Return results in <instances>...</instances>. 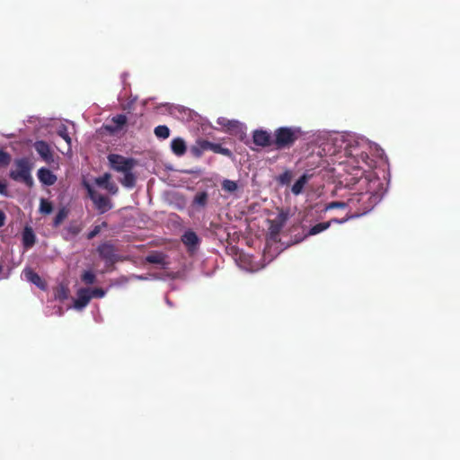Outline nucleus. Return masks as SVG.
<instances>
[{"mask_svg": "<svg viewBox=\"0 0 460 460\" xmlns=\"http://www.w3.org/2000/svg\"><path fill=\"white\" fill-rule=\"evenodd\" d=\"M252 139L255 145L265 147L273 144L271 134L264 129H256L253 131Z\"/></svg>", "mask_w": 460, "mask_h": 460, "instance_id": "8", "label": "nucleus"}, {"mask_svg": "<svg viewBox=\"0 0 460 460\" xmlns=\"http://www.w3.org/2000/svg\"><path fill=\"white\" fill-rule=\"evenodd\" d=\"M217 144L209 142L208 140H198L194 146H191V153L199 157L205 151L210 150L216 153Z\"/></svg>", "mask_w": 460, "mask_h": 460, "instance_id": "9", "label": "nucleus"}, {"mask_svg": "<svg viewBox=\"0 0 460 460\" xmlns=\"http://www.w3.org/2000/svg\"><path fill=\"white\" fill-rule=\"evenodd\" d=\"M39 155L46 162L53 160L52 152L49 144L45 141H36L33 145Z\"/></svg>", "mask_w": 460, "mask_h": 460, "instance_id": "11", "label": "nucleus"}, {"mask_svg": "<svg viewBox=\"0 0 460 460\" xmlns=\"http://www.w3.org/2000/svg\"><path fill=\"white\" fill-rule=\"evenodd\" d=\"M182 242L186 246L192 249L199 243V238L194 232L187 231L182 235Z\"/></svg>", "mask_w": 460, "mask_h": 460, "instance_id": "19", "label": "nucleus"}, {"mask_svg": "<svg viewBox=\"0 0 460 460\" xmlns=\"http://www.w3.org/2000/svg\"><path fill=\"white\" fill-rule=\"evenodd\" d=\"M91 299V289L80 288L76 293V298L74 301L73 308L81 311L89 304Z\"/></svg>", "mask_w": 460, "mask_h": 460, "instance_id": "7", "label": "nucleus"}, {"mask_svg": "<svg viewBox=\"0 0 460 460\" xmlns=\"http://www.w3.org/2000/svg\"><path fill=\"white\" fill-rule=\"evenodd\" d=\"M155 135L158 138L166 139L170 136V129L165 125H160L155 128Z\"/></svg>", "mask_w": 460, "mask_h": 460, "instance_id": "23", "label": "nucleus"}, {"mask_svg": "<svg viewBox=\"0 0 460 460\" xmlns=\"http://www.w3.org/2000/svg\"><path fill=\"white\" fill-rule=\"evenodd\" d=\"M38 178L46 186H51L57 181V176L47 168H40L38 171Z\"/></svg>", "mask_w": 460, "mask_h": 460, "instance_id": "14", "label": "nucleus"}, {"mask_svg": "<svg viewBox=\"0 0 460 460\" xmlns=\"http://www.w3.org/2000/svg\"><path fill=\"white\" fill-rule=\"evenodd\" d=\"M126 123L127 117L123 114H119L112 117L111 121L104 125V128L110 133H116L121 130Z\"/></svg>", "mask_w": 460, "mask_h": 460, "instance_id": "10", "label": "nucleus"}, {"mask_svg": "<svg viewBox=\"0 0 460 460\" xmlns=\"http://www.w3.org/2000/svg\"><path fill=\"white\" fill-rule=\"evenodd\" d=\"M222 188L227 192H234L238 189L237 182L231 180H224L222 182Z\"/></svg>", "mask_w": 460, "mask_h": 460, "instance_id": "25", "label": "nucleus"}, {"mask_svg": "<svg viewBox=\"0 0 460 460\" xmlns=\"http://www.w3.org/2000/svg\"><path fill=\"white\" fill-rule=\"evenodd\" d=\"M67 210L66 208H61L59 209V211L58 212V214L56 215L55 218H54V226H59L63 220L67 217Z\"/></svg>", "mask_w": 460, "mask_h": 460, "instance_id": "29", "label": "nucleus"}, {"mask_svg": "<svg viewBox=\"0 0 460 460\" xmlns=\"http://www.w3.org/2000/svg\"><path fill=\"white\" fill-rule=\"evenodd\" d=\"M358 215H356V217H358ZM353 217H355V216H349V217H347L345 218H341V219L332 218L329 222H331V225L333 223L343 224V223L347 222L349 219L353 218Z\"/></svg>", "mask_w": 460, "mask_h": 460, "instance_id": "39", "label": "nucleus"}, {"mask_svg": "<svg viewBox=\"0 0 460 460\" xmlns=\"http://www.w3.org/2000/svg\"><path fill=\"white\" fill-rule=\"evenodd\" d=\"M82 280L85 284H88V285L93 284L95 281V275H94V273L93 271L86 270L82 275Z\"/></svg>", "mask_w": 460, "mask_h": 460, "instance_id": "31", "label": "nucleus"}, {"mask_svg": "<svg viewBox=\"0 0 460 460\" xmlns=\"http://www.w3.org/2000/svg\"><path fill=\"white\" fill-rule=\"evenodd\" d=\"M15 166V170L10 172V177L14 181H23L29 186L32 185L29 163L25 159H20L16 161Z\"/></svg>", "mask_w": 460, "mask_h": 460, "instance_id": "4", "label": "nucleus"}, {"mask_svg": "<svg viewBox=\"0 0 460 460\" xmlns=\"http://www.w3.org/2000/svg\"><path fill=\"white\" fill-rule=\"evenodd\" d=\"M308 181V176L306 174H303L292 186V193L294 195H299L303 192V190L305 184Z\"/></svg>", "mask_w": 460, "mask_h": 460, "instance_id": "20", "label": "nucleus"}, {"mask_svg": "<svg viewBox=\"0 0 460 460\" xmlns=\"http://www.w3.org/2000/svg\"><path fill=\"white\" fill-rule=\"evenodd\" d=\"M10 159V155L6 152L0 150V164H7Z\"/></svg>", "mask_w": 460, "mask_h": 460, "instance_id": "38", "label": "nucleus"}, {"mask_svg": "<svg viewBox=\"0 0 460 460\" xmlns=\"http://www.w3.org/2000/svg\"><path fill=\"white\" fill-rule=\"evenodd\" d=\"M171 149L175 155L182 156L187 150L185 141L181 137L172 139Z\"/></svg>", "mask_w": 460, "mask_h": 460, "instance_id": "16", "label": "nucleus"}, {"mask_svg": "<svg viewBox=\"0 0 460 460\" xmlns=\"http://www.w3.org/2000/svg\"><path fill=\"white\" fill-rule=\"evenodd\" d=\"M98 252L100 256L106 261H113L115 259V252L113 245L110 243H102L99 245Z\"/></svg>", "mask_w": 460, "mask_h": 460, "instance_id": "15", "label": "nucleus"}, {"mask_svg": "<svg viewBox=\"0 0 460 460\" xmlns=\"http://www.w3.org/2000/svg\"><path fill=\"white\" fill-rule=\"evenodd\" d=\"M59 296L63 297V298L66 297V294L65 290L62 289V295H60Z\"/></svg>", "mask_w": 460, "mask_h": 460, "instance_id": "42", "label": "nucleus"}, {"mask_svg": "<svg viewBox=\"0 0 460 460\" xmlns=\"http://www.w3.org/2000/svg\"><path fill=\"white\" fill-rule=\"evenodd\" d=\"M313 137L317 144L323 146L327 155H339L340 158H345L339 162V165L349 176L345 179L348 184H358L359 189L366 188L364 192L349 193L345 199L348 208L361 209V214L370 211L380 202L385 193L384 183L372 171L373 161L367 155V152L376 149V146L352 132L318 130Z\"/></svg>", "mask_w": 460, "mask_h": 460, "instance_id": "1", "label": "nucleus"}, {"mask_svg": "<svg viewBox=\"0 0 460 460\" xmlns=\"http://www.w3.org/2000/svg\"><path fill=\"white\" fill-rule=\"evenodd\" d=\"M216 154H221V155H224L226 156L232 155V152L228 148L223 147L219 144H217V146Z\"/></svg>", "mask_w": 460, "mask_h": 460, "instance_id": "37", "label": "nucleus"}, {"mask_svg": "<svg viewBox=\"0 0 460 460\" xmlns=\"http://www.w3.org/2000/svg\"><path fill=\"white\" fill-rule=\"evenodd\" d=\"M123 178L120 180L121 184L126 188H133L136 183V177L131 172V170L123 172Z\"/></svg>", "mask_w": 460, "mask_h": 460, "instance_id": "21", "label": "nucleus"}, {"mask_svg": "<svg viewBox=\"0 0 460 460\" xmlns=\"http://www.w3.org/2000/svg\"><path fill=\"white\" fill-rule=\"evenodd\" d=\"M106 292L102 288H93L91 289V297H99L102 298L105 296Z\"/></svg>", "mask_w": 460, "mask_h": 460, "instance_id": "36", "label": "nucleus"}, {"mask_svg": "<svg viewBox=\"0 0 460 460\" xmlns=\"http://www.w3.org/2000/svg\"><path fill=\"white\" fill-rule=\"evenodd\" d=\"M165 259L164 254L162 252H154L146 257L147 262L161 265L163 268H165L167 264Z\"/></svg>", "mask_w": 460, "mask_h": 460, "instance_id": "18", "label": "nucleus"}, {"mask_svg": "<svg viewBox=\"0 0 460 460\" xmlns=\"http://www.w3.org/2000/svg\"><path fill=\"white\" fill-rule=\"evenodd\" d=\"M6 216L4 211L0 210V227L5 223Z\"/></svg>", "mask_w": 460, "mask_h": 460, "instance_id": "40", "label": "nucleus"}, {"mask_svg": "<svg viewBox=\"0 0 460 460\" xmlns=\"http://www.w3.org/2000/svg\"><path fill=\"white\" fill-rule=\"evenodd\" d=\"M331 226V222H323L313 226L307 233V235H315L325 230H327Z\"/></svg>", "mask_w": 460, "mask_h": 460, "instance_id": "22", "label": "nucleus"}, {"mask_svg": "<svg viewBox=\"0 0 460 460\" xmlns=\"http://www.w3.org/2000/svg\"><path fill=\"white\" fill-rule=\"evenodd\" d=\"M162 108H164L166 111H168L170 114L172 115H176L177 112H181V111H184V109L181 106H175V105H172V104H164L162 106Z\"/></svg>", "mask_w": 460, "mask_h": 460, "instance_id": "30", "label": "nucleus"}, {"mask_svg": "<svg viewBox=\"0 0 460 460\" xmlns=\"http://www.w3.org/2000/svg\"><path fill=\"white\" fill-rule=\"evenodd\" d=\"M36 241V236L31 227H25L22 232V244L28 249L33 246Z\"/></svg>", "mask_w": 460, "mask_h": 460, "instance_id": "17", "label": "nucleus"}, {"mask_svg": "<svg viewBox=\"0 0 460 460\" xmlns=\"http://www.w3.org/2000/svg\"><path fill=\"white\" fill-rule=\"evenodd\" d=\"M84 186L87 190L88 196L94 204L95 208L103 214L112 208V203L109 198L98 193L91 184L84 182Z\"/></svg>", "mask_w": 460, "mask_h": 460, "instance_id": "3", "label": "nucleus"}, {"mask_svg": "<svg viewBox=\"0 0 460 460\" xmlns=\"http://www.w3.org/2000/svg\"><path fill=\"white\" fill-rule=\"evenodd\" d=\"M108 160L111 164V166L120 172L132 170V168L135 165V161L131 158H126L124 156H121L119 155H110L108 156Z\"/></svg>", "mask_w": 460, "mask_h": 460, "instance_id": "6", "label": "nucleus"}, {"mask_svg": "<svg viewBox=\"0 0 460 460\" xmlns=\"http://www.w3.org/2000/svg\"><path fill=\"white\" fill-rule=\"evenodd\" d=\"M22 276L28 282L34 284L40 289H45V282L41 279L39 274L34 272L31 268H25L22 270Z\"/></svg>", "mask_w": 460, "mask_h": 460, "instance_id": "13", "label": "nucleus"}, {"mask_svg": "<svg viewBox=\"0 0 460 460\" xmlns=\"http://www.w3.org/2000/svg\"><path fill=\"white\" fill-rule=\"evenodd\" d=\"M217 123L223 127L225 130L230 134L243 137L246 134V126L243 122L236 119H229L225 117H219Z\"/></svg>", "mask_w": 460, "mask_h": 460, "instance_id": "5", "label": "nucleus"}, {"mask_svg": "<svg viewBox=\"0 0 460 460\" xmlns=\"http://www.w3.org/2000/svg\"><path fill=\"white\" fill-rule=\"evenodd\" d=\"M0 195L4 197L9 196L7 182L4 180H0Z\"/></svg>", "mask_w": 460, "mask_h": 460, "instance_id": "35", "label": "nucleus"}, {"mask_svg": "<svg viewBox=\"0 0 460 460\" xmlns=\"http://www.w3.org/2000/svg\"><path fill=\"white\" fill-rule=\"evenodd\" d=\"M208 201V194L206 192L198 193L193 200L194 205L199 207H204Z\"/></svg>", "mask_w": 460, "mask_h": 460, "instance_id": "26", "label": "nucleus"}, {"mask_svg": "<svg viewBox=\"0 0 460 460\" xmlns=\"http://www.w3.org/2000/svg\"><path fill=\"white\" fill-rule=\"evenodd\" d=\"M348 207H349L348 202H346L345 199H342V200L332 201V202L328 203L325 206L324 210L328 211V210H331L333 208H342L343 209V208H347Z\"/></svg>", "mask_w": 460, "mask_h": 460, "instance_id": "24", "label": "nucleus"}, {"mask_svg": "<svg viewBox=\"0 0 460 460\" xmlns=\"http://www.w3.org/2000/svg\"><path fill=\"white\" fill-rule=\"evenodd\" d=\"M240 267L243 268L244 270L251 271V272L257 271L260 269L263 268V266L259 267L257 265H254L252 261H250L247 265L240 264Z\"/></svg>", "mask_w": 460, "mask_h": 460, "instance_id": "34", "label": "nucleus"}, {"mask_svg": "<svg viewBox=\"0 0 460 460\" xmlns=\"http://www.w3.org/2000/svg\"><path fill=\"white\" fill-rule=\"evenodd\" d=\"M110 179L111 175L109 173H105L102 176L96 178L94 182L96 185L103 187L111 194L114 195L118 192V187L114 182L111 181Z\"/></svg>", "mask_w": 460, "mask_h": 460, "instance_id": "12", "label": "nucleus"}, {"mask_svg": "<svg viewBox=\"0 0 460 460\" xmlns=\"http://www.w3.org/2000/svg\"><path fill=\"white\" fill-rule=\"evenodd\" d=\"M106 226H107V224L105 222L102 223L101 225L95 226L93 228V230H91L88 233V234H87L88 239H93V237H95L101 232V230Z\"/></svg>", "mask_w": 460, "mask_h": 460, "instance_id": "32", "label": "nucleus"}, {"mask_svg": "<svg viewBox=\"0 0 460 460\" xmlns=\"http://www.w3.org/2000/svg\"><path fill=\"white\" fill-rule=\"evenodd\" d=\"M58 134L70 146L71 145V137H69V133L67 128L65 125H62L58 129Z\"/></svg>", "mask_w": 460, "mask_h": 460, "instance_id": "27", "label": "nucleus"}, {"mask_svg": "<svg viewBox=\"0 0 460 460\" xmlns=\"http://www.w3.org/2000/svg\"><path fill=\"white\" fill-rule=\"evenodd\" d=\"M303 131L299 127H280L273 134V145L278 150L290 148Z\"/></svg>", "mask_w": 460, "mask_h": 460, "instance_id": "2", "label": "nucleus"}, {"mask_svg": "<svg viewBox=\"0 0 460 460\" xmlns=\"http://www.w3.org/2000/svg\"><path fill=\"white\" fill-rule=\"evenodd\" d=\"M279 182L282 185L289 183L291 180V172L289 171L284 172L282 174L279 176Z\"/></svg>", "mask_w": 460, "mask_h": 460, "instance_id": "33", "label": "nucleus"}, {"mask_svg": "<svg viewBox=\"0 0 460 460\" xmlns=\"http://www.w3.org/2000/svg\"><path fill=\"white\" fill-rule=\"evenodd\" d=\"M131 279H139V280H147L150 278L143 275H132Z\"/></svg>", "mask_w": 460, "mask_h": 460, "instance_id": "41", "label": "nucleus"}, {"mask_svg": "<svg viewBox=\"0 0 460 460\" xmlns=\"http://www.w3.org/2000/svg\"><path fill=\"white\" fill-rule=\"evenodd\" d=\"M40 211L43 214H50L52 211V205L45 199H40Z\"/></svg>", "mask_w": 460, "mask_h": 460, "instance_id": "28", "label": "nucleus"}]
</instances>
